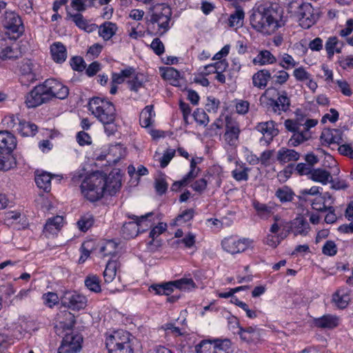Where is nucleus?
I'll use <instances>...</instances> for the list:
<instances>
[{
  "mask_svg": "<svg viewBox=\"0 0 353 353\" xmlns=\"http://www.w3.org/2000/svg\"><path fill=\"white\" fill-rule=\"evenodd\" d=\"M121 186L119 176H107L101 172H94L85 177L81 185V193L88 200L94 202L103 197L107 192L113 195Z\"/></svg>",
  "mask_w": 353,
  "mask_h": 353,
  "instance_id": "f257e3e1",
  "label": "nucleus"
},
{
  "mask_svg": "<svg viewBox=\"0 0 353 353\" xmlns=\"http://www.w3.org/2000/svg\"><path fill=\"white\" fill-rule=\"evenodd\" d=\"M250 22L252 28L264 34H272L280 27L279 14L271 5L256 3L252 9Z\"/></svg>",
  "mask_w": 353,
  "mask_h": 353,
  "instance_id": "f03ea898",
  "label": "nucleus"
},
{
  "mask_svg": "<svg viewBox=\"0 0 353 353\" xmlns=\"http://www.w3.org/2000/svg\"><path fill=\"white\" fill-rule=\"evenodd\" d=\"M65 316L68 322L60 321L54 327L55 333L62 338L58 353H78L82 349L83 336L73 330L76 323L74 316L70 312Z\"/></svg>",
  "mask_w": 353,
  "mask_h": 353,
  "instance_id": "7ed1b4c3",
  "label": "nucleus"
},
{
  "mask_svg": "<svg viewBox=\"0 0 353 353\" xmlns=\"http://www.w3.org/2000/svg\"><path fill=\"white\" fill-rule=\"evenodd\" d=\"M172 14L171 8L165 3L157 4L150 8L148 23L155 34L162 36L168 31Z\"/></svg>",
  "mask_w": 353,
  "mask_h": 353,
  "instance_id": "20e7f679",
  "label": "nucleus"
},
{
  "mask_svg": "<svg viewBox=\"0 0 353 353\" xmlns=\"http://www.w3.org/2000/svg\"><path fill=\"white\" fill-rule=\"evenodd\" d=\"M288 12L293 14L304 29H308L316 23L319 14L310 3L291 1L288 5Z\"/></svg>",
  "mask_w": 353,
  "mask_h": 353,
  "instance_id": "39448f33",
  "label": "nucleus"
},
{
  "mask_svg": "<svg viewBox=\"0 0 353 353\" xmlns=\"http://www.w3.org/2000/svg\"><path fill=\"white\" fill-rule=\"evenodd\" d=\"M89 110L102 123L114 121L116 109L114 104L100 97L92 98L88 103Z\"/></svg>",
  "mask_w": 353,
  "mask_h": 353,
  "instance_id": "423d86ee",
  "label": "nucleus"
},
{
  "mask_svg": "<svg viewBox=\"0 0 353 353\" xmlns=\"http://www.w3.org/2000/svg\"><path fill=\"white\" fill-rule=\"evenodd\" d=\"M130 336V333L123 330L107 334L105 345L109 353H134Z\"/></svg>",
  "mask_w": 353,
  "mask_h": 353,
  "instance_id": "0eeeda50",
  "label": "nucleus"
},
{
  "mask_svg": "<svg viewBox=\"0 0 353 353\" xmlns=\"http://www.w3.org/2000/svg\"><path fill=\"white\" fill-rule=\"evenodd\" d=\"M231 342L229 339L202 340L195 346L196 353H229Z\"/></svg>",
  "mask_w": 353,
  "mask_h": 353,
  "instance_id": "6e6552de",
  "label": "nucleus"
},
{
  "mask_svg": "<svg viewBox=\"0 0 353 353\" xmlns=\"http://www.w3.org/2000/svg\"><path fill=\"white\" fill-rule=\"evenodd\" d=\"M3 27L9 32L15 34L17 38L23 34L25 30L23 21L16 12L12 11H6L2 20Z\"/></svg>",
  "mask_w": 353,
  "mask_h": 353,
  "instance_id": "1a4fd4ad",
  "label": "nucleus"
},
{
  "mask_svg": "<svg viewBox=\"0 0 353 353\" xmlns=\"http://www.w3.org/2000/svg\"><path fill=\"white\" fill-rule=\"evenodd\" d=\"M87 298L75 292L66 291L61 297V305L72 310H80L87 305Z\"/></svg>",
  "mask_w": 353,
  "mask_h": 353,
  "instance_id": "9d476101",
  "label": "nucleus"
},
{
  "mask_svg": "<svg viewBox=\"0 0 353 353\" xmlns=\"http://www.w3.org/2000/svg\"><path fill=\"white\" fill-rule=\"evenodd\" d=\"M153 214L152 212H149L145 215H142L140 217L132 215L131 219L135 221H130L123 224L122 227V233L125 238L131 239L137 236L139 232H142L145 229L140 231V228L143 224L148 222V218Z\"/></svg>",
  "mask_w": 353,
  "mask_h": 353,
  "instance_id": "9b49d317",
  "label": "nucleus"
},
{
  "mask_svg": "<svg viewBox=\"0 0 353 353\" xmlns=\"http://www.w3.org/2000/svg\"><path fill=\"white\" fill-rule=\"evenodd\" d=\"M42 84L50 101L53 98L65 99L68 96V88L54 79H46Z\"/></svg>",
  "mask_w": 353,
  "mask_h": 353,
  "instance_id": "f8f14e48",
  "label": "nucleus"
},
{
  "mask_svg": "<svg viewBox=\"0 0 353 353\" xmlns=\"http://www.w3.org/2000/svg\"><path fill=\"white\" fill-rule=\"evenodd\" d=\"M50 101L43 84L36 85L26 96L25 103L28 108H34Z\"/></svg>",
  "mask_w": 353,
  "mask_h": 353,
  "instance_id": "ddd939ff",
  "label": "nucleus"
},
{
  "mask_svg": "<svg viewBox=\"0 0 353 353\" xmlns=\"http://www.w3.org/2000/svg\"><path fill=\"white\" fill-rule=\"evenodd\" d=\"M277 99H268V110L274 113L281 115L283 112L289 110L291 102L286 91L277 92Z\"/></svg>",
  "mask_w": 353,
  "mask_h": 353,
  "instance_id": "4468645a",
  "label": "nucleus"
},
{
  "mask_svg": "<svg viewBox=\"0 0 353 353\" xmlns=\"http://www.w3.org/2000/svg\"><path fill=\"white\" fill-rule=\"evenodd\" d=\"M251 241L248 239H237L236 237L230 236L225 238L221 245L223 249L232 254L242 252L245 251L250 245Z\"/></svg>",
  "mask_w": 353,
  "mask_h": 353,
  "instance_id": "2eb2a0df",
  "label": "nucleus"
},
{
  "mask_svg": "<svg viewBox=\"0 0 353 353\" xmlns=\"http://www.w3.org/2000/svg\"><path fill=\"white\" fill-rule=\"evenodd\" d=\"M240 132L239 123L232 117L226 116L225 132L223 134V138L225 142L231 146L236 145Z\"/></svg>",
  "mask_w": 353,
  "mask_h": 353,
  "instance_id": "dca6fc26",
  "label": "nucleus"
},
{
  "mask_svg": "<svg viewBox=\"0 0 353 353\" xmlns=\"http://www.w3.org/2000/svg\"><path fill=\"white\" fill-rule=\"evenodd\" d=\"M276 125V123L273 121L259 123L256 126V129L263 134V138L261 141L264 139L265 143H270L273 140V138L279 134V130Z\"/></svg>",
  "mask_w": 353,
  "mask_h": 353,
  "instance_id": "f3484780",
  "label": "nucleus"
},
{
  "mask_svg": "<svg viewBox=\"0 0 353 353\" xmlns=\"http://www.w3.org/2000/svg\"><path fill=\"white\" fill-rule=\"evenodd\" d=\"M252 205L256 212L257 216L262 219H268L276 210V205L272 202L263 203L258 201H254Z\"/></svg>",
  "mask_w": 353,
  "mask_h": 353,
  "instance_id": "a211bd4d",
  "label": "nucleus"
},
{
  "mask_svg": "<svg viewBox=\"0 0 353 353\" xmlns=\"http://www.w3.org/2000/svg\"><path fill=\"white\" fill-rule=\"evenodd\" d=\"M321 140L323 145H330L332 143L340 144L342 141V132L337 129L325 128L322 131Z\"/></svg>",
  "mask_w": 353,
  "mask_h": 353,
  "instance_id": "6ab92c4d",
  "label": "nucleus"
},
{
  "mask_svg": "<svg viewBox=\"0 0 353 353\" xmlns=\"http://www.w3.org/2000/svg\"><path fill=\"white\" fill-rule=\"evenodd\" d=\"M33 63L30 59H26L21 62L19 70L21 74V81L23 79H26L27 83H32L37 80L36 74L33 70Z\"/></svg>",
  "mask_w": 353,
  "mask_h": 353,
  "instance_id": "aec40b11",
  "label": "nucleus"
},
{
  "mask_svg": "<svg viewBox=\"0 0 353 353\" xmlns=\"http://www.w3.org/2000/svg\"><path fill=\"white\" fill-rule=\"evenodd\" d=\"M272 79V74L270 70L266 69L260 70L252 76V84L259 89H264L268 85V81Z\"/></svg>",
  "mask_w": 353,
  "mask_h": 353,
  "instance_id": "412c9836",
  "label": "nucleus"
},
{
  "mask_svg": "<svg viewBox=\"0 0 353 353\" xmlns=\"http://www.w3.org/2000/svg\"><path fill=\"white\" fill-rule=\"evenodd\" d=\"M52 59L57 63H63L67 58L65 46L61 42H54L50 46Z\"/></svg>",
  "mask_w": 353,
  "mask_h": 353,
  "instance_id": "4be33fe9",
  "label": "nucleus"
},
{
  "mask_svg": "<svg viewBox=\"0 0 353 353\" xmlns=\"http://www.w3.org/2000/svg\"><path fill=\"white\" fill-rule=\"evenodd\" d=\"M67 18L72 20L78 28L88 32H92L97 28V26L95 24H90L80 13L71 14L68 12Z\"/></svg>",
  "mask_w": 353,
  "mask_h": 353,
  "instance_id": "5701e85b",
  "label": "nucleus"
},
{
  "mask_svg": "<svg viewBox=\"0 0 353 353\" xmlns=\"http://www.w3.org/2000/svg\"><path fill=\"white\" fill-rule=\"evenodd\" d=\"M339 323V318L331 314H325L314 319V325L319 328L333 329L338 326Z\"/></svg>",
  "mask_w": 353,
  "mask_h": 353,
  "instance_id": "b1692460",
  "label": "nucleus"
},
{
  "mask_svg": "<svg viewBox=\"0 0 353 353\" xmlns=\"http://www.w3.org/2000/svg\"><path fill=\"white\" fill-rule=\"evenodd\" d=\"M17 146L15 137L8 131H0V150L11 152Z\"/></svg>",
  "mask_w": 353,
  "mask_h": 353,
  "instance_id": "393cba45",
  "label": "nucleus"
},
{
  "mask_svg": "<svg viewBox=\"0 0 353 353\" xmlns=\"http://www.w3.org/2000/svg\"><path fill=\"white\" fill-rule=\"evenodd\" d=\"M17 57L18 52L10 46L8 39L0 37V58L2 59H12Z\"/></svg>",
  "mask_w": 353,
  "mask_h": 353,
  "instance_id": "a878e982",
  "label": "nucleus"
},
{
  "mask_svg": "<svg viewBox=\"0 0 353 353\" xmlns=\"http://www.w3.org/2000/svg\"><path fill=\"white\" fill-rule=\"evenodd\" d=\"M311 138L312 132H310V129L301 130V131L293 133L288 141V145L290 147H296Z\"/></svg>",
  "mask_w": 353,
  "mask_h": 353,
  "instance_id": "bb28decb",
  "label": "nucleus"
},
{
  "mask_svg": "<svg viewBox=\"0 0 353 353\" xmlns=\"http://www.w3.org/2000/svg\"><path fill=\"white\" fill-rule=\"evenodd\" d=\"M299 158L300 154L292 149L282 148L277 152V160L282 163L296 161Z\"/></svg>",
  "mask_w": 353,
  "mask_h": 353,
  "instance_id": "cd10ccee",
  "label": "nucleus"
},
{
  "mask_svg": "<svg viewBox=\"0 0 353 353\" xmlns=\"http://www.w3.org/2000/svg\"><path fill=\"white\" fill-rule=\"evenodd\" d=\"M291 231L294 235H306L309 229V224L303 217H297L290 223Z\"/></svg>",
  "mask_w": 353,
  "mask_h": 353,
  "instance_id": "c85d7f7f",
  "label": "nucleus"
},
{
  "mask_svg": "<svg viewBox=\"0 0 353 353\" xmlns=\"http://www.w3.org/2000/svg\"><path fill=\"white\" fill-rule=\"evenodd\" d=\"M276 62V58L267 50H261L253 59L254 65H264Z\"/></svg>",
  "mask_w": 353,
  "mask_h": 353,
  "instance_id": "c756f323",
  "label": "nucleus"
},
{
  "mask_svg": "<svg viewBox=\"0 0 353 353\" xmlns=\"http://www.w3.org/2000/svg\"><path fill=\"white\" fill-rule=\"evenodd\" d=\"M117 26L115 23L106 21L99 27V34L104 41L110 39L117 32Z\"/></svg>",
  "mask_w": 353,
  "mask_h": 353,
  "instance_id": "7c9ffc66",
  "label": "nucleus"
},
{
  "mask_svg": "<svg viewBox=\"0 0 353 353\" xmlns=\"http://www.w3.org/2000/svg\"><path fill=\"white\" fill-rule=\"evenodd\" d=\"M37 129L38 128L34 123L21 119L19 124L17 125L16 132L23 137H30L36 134Z\"/></svg>",
  "mask_w": 353,
  "mask_h": 353,
  "instance_id": "2f4dec72",
  "label": "nucleus"
},
{
  "mask_svg": "<svg viewBox=\"0 0 353 353\" xmlns=\"http://www.w3.org/2000/svg\"><path fill=\"white\" fill-rule=\"evenodd\" d=\"M161 76L164 79L169 81L170 84L174 86H180L181 74L175 68L172 67L166 68Z\"/></svg>",
  "mask_w": 353,
  "mask_h": 353,
  "instance_id": "473e14b6",
  "label": "nucleus"
},
{
  "mask_svg": "<svg viewBox=\"0 0 353 353\" xmlns=\"http://www.w3.org/2000/svg\"><path fill=\"white\" fill-rule=\"evenodd\" d=\"M63 219L61 216H56L49 219L45 226L44 230L50 234H55L60 230L63 225Z\"/></svg>",
  "mask_w": 353,
  "mask_h": 353,
  "instance_id": "72a5a7b5",
  "label": "nucleus"
},
{
  "mask_svg": "<svg viewBox=\"0 0 353 353\" xmlns=\"http://www.w3.org/2000/svg\"><path fill=\"white\" fill-rule=\"evenodd\" d=\"M310 178L314 181L321 183L324 185L327 184L332 179L328 171L320 168L312 170Z\"/></svg>",
  "mask_w": 353,
  "mask_h": 353,
  "instance_id": "f704fd0d",
  "label": "nucleus"
},
{
  "mask_svg": "<svg viewBox=\"0 0 353 353\" xmlns=\"http://www.w3.org/2000/svg\"><path fill=\"white\" fill-rule=\"evenodd\" d=\"M238 334H239L241 340L248 343L252 342L255 339H257L259 335L256 327H248L246 328L239 327Z\"/></svg>",
  "mask_w": 353,
  "mask_h": 353,
  "instance_id": "c9c22d12",
  "label": "nucleus"
},
{
  "mask_svg": "<svg viewBox=\"0 0 353 353\" xmlns=\"http://www.w3.org/2000/svg\"><path fill=\"white\" fill-rule=\"evenodd\" d=\"M150 288L154 290L157 294L169 295L174 291L175 285L174 281H170L161 284L152 285Z\"/></svg>",
  "mask_w": 353,
  "mask_h": 353,
  "instance_id": "e433bc0d",
  "label": "nucleus"
},
{
  "mask_svg": "<svg viewBox=\"0 0 353 353\" xmlns=\"http://www.w3.org/2000/svg\"><path fill=\"white\" fill-rule=\"evenodd\" d=\"M155 115L153 105H147L140 114L139 121L142 127H149L152 123V117Z\"/></svg>",
  "mask_w": 353,
  "mask_h": 353,
  "instance_id": "4c0bfd02",
  "label": "nucleus"
},
{
  "mask_svg": "<svg viewBox=\"0 0 353 353\" xmlns=\"http://www.w3.org/2000/svg\"><path fill=\"white\" fill-rule=\"evenodd\" d=\"M52 176L48 172H43L35 176L37 185L46 192L50 190Z\"/></svg>",
  "mask_w": 353,
  "mask_h": 353,
  "instance_id": "58836bf2",
  "label": "nucleus"
},
{
  "mask_svg": "<svg viewBox=\"0 0 353 353\" xmlns=\"http://www.w3.org/2000/svg\"><path fill=\"white\" fill-rule=\"evenodd\" d=\"M118 262L117 261H109L103 271V278L105 283H111L115 278Z\"/></svg>",
  "mask_w": 353,
  "mask_h": 353,
  "instance_id": "ea45409f",
  "label": "nucleus"
},
{
  "mask_svg": "<svg viewBox=\"0 0 353 353\" xmlns=\"http://www.w3.org/2000/svg\"><path fill=\"white\" fill-rule=\"evenodd\" d=\"M245 17L244 11L241 8H237L229 18V25L231 27H240L243 25Z\"/></svg>",
  "mask_w": 353,
  "mask_h": 353,
  "instance_id": "a19ab883",
  "label": "nucleus"
},
{
  "mask_svg": "<svg viewBox=\"0 0 353 353\" xmlns=\"http://www.w3.org/2000/svg\"><path fill=\"white\" fill-rule=\"evenodd\" d=\"M250 171V168L246 167L244 164L239 165L232 172V176L237 181H246L248 180Z\"/></svg>",
  "mask_w": 353,
  "mask_h": 353,
  "instance_id": "79ce46f5",
  "label": "nucleus"
},
{
  "mask_svg": "<svg viewBox=\"0 0 353 353\" xmlns=\"http://www.w3.org/2000/svg\"><path fill=\"white\" fill-rule=\"evenodd\" d=\"M85 285L90 291L95 293L101 292L100 279L97 275L91 274L88 275L85 279Z\"/></svg>",
  "mask_w": 353,
  "mask_h": 353,
  "instance_id": "37998d69",
  "label": "nucleus"
},
{
  "mask_svg": "<svg viewBox=\"0 0 353 353\" xmlns=\"http://www.w3.org/2000/svg\"><path fill=\"white\" fill-rule=\"evenodd\" d=\"M279 65L285 70H290L297 65L298 63L289 54L283 53L279 55Z\"/></svg>",
  "mask_w": 353,
  "mask_h": 353,
  "instance_id": "c03bdc74",
  "label": "nucleus"
},
{
  "mask_svg": "<svg viewBox=\"0 0 353 353\" xmlns=\"http://www.w3.org/2000/svg\"><path fill=\"white\" fill-rule=\"evenodd\" d=\"M288 236V234L281 232L279 234H269L267 235L265 239H264V243L272 247L276 248L277 245L281 243L282 240L285 239Z\"/></svg>",
  "mask_w": 353,
  "mask_h": 353,
  "instance_id": "a18cd8bd",
  "label": "nucleus"
},
{
  "mask_svg": "<svg viewBox=\"0 0 353 353\" xmlns=\"http://www.w3.org/2000/svg\"><path fill=\"white\" fill-rule=\"evenodd\" d=\"M332 300L339 308L343 309L347 306L350 301V296L347 293L338 290L333 295Z\"/></svg>",
  "mask_w": 353,
  "mask_h": 353,
  "instance_id": "49530a36",
  "label": "nucleus"
},
{
  "mask_svg": "<svg viewBox=\"0 0 353 353\" xmlns=\"http://www.w3.org/2000/svg\"><path fill=\"white\" fill-rule=\"evenodd\" d=\"M93 223V216L89 214L83 215L77 223L78 228L81 232H86L87 230H88L92 227Z\"/></svg>",
  "mask_w": 353,
  "mask_h": 353,
  "instance_id": "de8ad7c7",
  "label": "nucleus"
},
{
  "mask_svg": "<svg viewBox=\"0 0 353 353\" xmlns=\"http://www.w3.org/2000/svg\"><path fill=\"white\" fill-rule=\"evenodd\" d=\"M96 0H71V7L77 12H83L86 10L87 8L92 7L94 6V2Z\"/></svg>",
  "mask_w": 353,
  "mask_h": 353,
  "instance_id": "09e8293b",
  "label": "nucleus"
},
{
  "mask_svg": "<svg viewBox=\"0 0 353 353\" xmlns=\"http://www.w3.org/2000/svg\"><path fill=\"white\" fill-rule=\"evenodd\" d=\"M282 230V232L288 234L291 232V227H290V222L288 221H280L274 222L270 228V232L272 234H277L278 232Z\"/></svg>",
  "mask_w": 353,
  "mask_h": 353,
  "instance_id": "8fccbe9b",
  "label": "nucleus"
},
{
  "mask_svg": "<svg viewBox=\"0 0 353 353\" xmlns=\"http://www.w3.org/2000/svg\"><path fill=\"white\" fill-rule=\"evenodd\" d=\"M117 244L113 241H108L100 248V252L103 256H112L116 254Z\"/></svg>",
  "mask_w": 353,
  "mask_h": 353,
  "instance_id": "3c124183",
  "label": "nucleus"
},
{
  "mask_svg": "<svg viewBox=\"0 0 353 353\" xmlns=\"http://www.w3.org/2000/svg\"><path fill=\"white\" fill-rule=\"evenodd\" d=\"M339 44V40L335 36L330 37L325 44V48L328 58H332L334 54V49Z\"/></svg>",
  "mask_w": 353,
  "mask_h": 353,
  "instance_id": "603ef678",
  "label": "nucleus"
},
{
  "mask_svg": "<svg viewBox=\"0 0 353 353\" xmlns=\"http://www.w3.org/2000/svg\"><path fill=\"white\" fill-rule=\"evenodd\" d=\"M290 74L285 70H279L272 75V83L277 85L285 84L289 79Z\"/></svg>",
  "mask_w": 353,
  "mask_h": 353,
  "instance_id": "864d4df0",
  "label": "nucleus"
},
{
  "mask_svg": "<svg viewBox=\"0 0 353 353\" xmlns=\"http://www.w3.org/2000/svg\"><path fill=\"white\" fill-rule=\"evenodd\" d=\"M275 195L281 202L291 201L294 197V193L288 187L279 189Z\"/></svg>",
  "mask_w": 353,
  "mask_h": 353,
  "instance_id": "5fc2aeb1",
  "label": "nucleus"
},
{
  "mask_svg": "<svg viewBox=\"0 0 353 353\" xmlns=\"http://www.w3.org/2000/svg\"><path fill=\"white\" fill-rule=\"evenodd\" d=\"M175 288L179 290H190L195 287V283L192 279L182 278L179 280L174 281Z\"/></svg>",
  "mask_w": 353,
  "mask_h": 353,
  "instance_id": "6e6d98bb",
  "label": "nucleus"
},
{
  "mask_svg": "<svg viewBox=\"0 0 353 353\" xmlns=\"http://www.w3.org/2000/svg\"><path fill=\"white\" fill-rule=\"evenodd\" d=\"M143 77L142 74H136L132 79L128 81L130 90L137 92L139 88L143 87Z\"/></svg>",
  "mask_w": 353,
  "mask_h": 353,
  "instance_id": "4d7b16f0",
  "label": "nucleus"
},
{
  "mask_svg": "<svg viewBox=\"0 0 353 353\" xmlns=\"http://www.w3.org/2000/svg\"><path fill=\"white\" fill-rule=\"evenodd\" d=\"M193 117L199 125H206L209 122V117L203 110L197 109L194 112Z\"/></svg>",
  "mask_w": 353,
  "mask_h": 353,
  "instance_id": "13d9d810",
  "label": "nucleus"
},
{
  "mask_svg": "<svg viewBox=\"0 0 353 353\" xmlns=\"http://www.w3.org/2000/svg\"><path fill=\"white\" fill-rule=\"evenodd\" d=\"M43 303L49 307H52L59 302V297L56 293L48 292L43 295Z\"/></svg>",
  "mask_w": 353,
  "mask_h": 353,
  "instance_id": "bf43d9fd",
  "label": "nucleus"
},
{
  "mask_svg": "<svg viewBox=\"0 0 353 353\" xmlns=\"http://www.w3.org/2000/svg\"><path fill=\"white\" fill-rule=\"evenodd\" d=\"M297 117L294 119V121H298L299 123L302 124V129L307 130L310 129L312 127H314L317 124V121L315 119H306L305 117L301 116L299 117V114L296 112Z\"/></svg>",
  "mask_w": 353,
  "mask_h": 353,
  "instance_id": "052dcab7",
  "label": "nucleus"
},
{
  "mask_svg": "<svg viewBox=\"0 0 353 353\" xmlns=\"http://www.w3.org/2000/svg\"><path fill=\"white\" fill-rule=\"evenodd\" d=\"M312 207L317 211H326L332 209V207H327L325 203V197L318 196L312 202Z\"/></svg>",
  "mask_w": 353,
  "mask_h": 353,
  "instance_id": "680f3d73",
  "label": "nucleus"
},
{
  "mask_svg": "<svg viewBox=\"0 0 353 353\" xmlns=\"http://www.w3.org/2000/svg\"><path fill=\"white\" fill-rule=\"evenodd\" d=\"M293 75L299 81H305L311 77V74L303 67L296 68L293 72Z\"/></svg>",
  "mask_w": 353,
  "mask_h": 353,
  "instance_id": "e2e57ef3",
  "label": "nucleus"
},
{
  "mask_svg": "<svg viewBox=\"0 0 353 353\" xmlns=\"http://www.w3.org/2000/svg\"><path fill=\"white\" fill-rule=\"evenodd\" d=\"M322 252L324 254L327 256H334L337 252L336 245L333 241H327L324 244Z\"/></svg>",
  "mask_w": 353,
  "mask_h": 353,
  "instance_id": "0e129e2a",
  "label": "nucleus"
},
{
  "mask_svg": "<svg viewBox=\"0 0 353 353\" xmlns=\"http://www.w3.org/2000/svg\"><path fill=\"white\" fill-rule=\"evenodd\" d=\"M285 128L293 133L301 131L302 129V124L294 119H287L284 123Z\"/></svg>",
  "mask_w": 353,
  "mask_h": 353,
  "instance_id": "69168bd1",
  "label": "nucleus"
},
{
  "mask_svg": "<svg viewBox=\"0 0 353 353\" xmlns=\"http://www.w3.org/2000/svg\"><path fill=\"white\" fill-rule=\"evenodd\" d=\"M70 65L76 71H83L85 68V62L80 57H72L70 60Z\"/></svg>",
  "mask_w": 353,
  "mask_h": 353,
  "instance_id": "338daca9",
  "label": "nucleus"
},
{
  "mask_svg": "<svg viewBox=\"0 0 353 353\" xmlns=\"http://www.w3.org/2000/svg\"><path fill=\"white\" fill-rule=\"evenodd\" d=\"M339 63L340 66L344 70L353 69V55L341 57L339 60Z\"/></svg>",
  "mask_w": 353,
  "mask_h": 353,
  "instance_id": "774afa93",
  "label": "nucleus"
}]
</instances>
